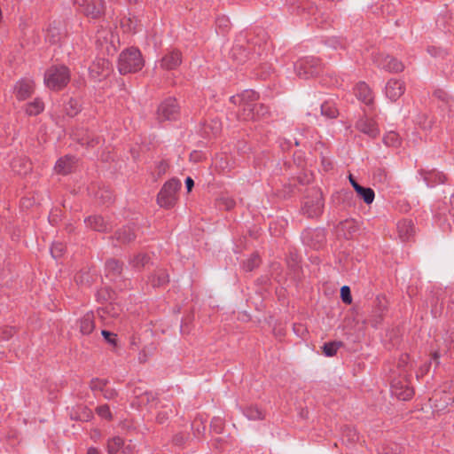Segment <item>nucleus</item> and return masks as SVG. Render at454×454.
I'll return each mask as SVG.
<instances>
[{
    "label": "nucleus",
    "mask_w": 454,
    "mask_h": 454,
    "mask_svg": "<svg viewBox=\"0 0 454 454\" xmlns=\"http://www.w3.org/2000/svg\"><path fill=\"white\" fill-rule=\"evenodd\" d=\"M427 51H428L430 54H433V52H431V48H428V49H427Z\"/></svg>",
    "instance_id": "0e129e2a"
},
{
    "label": "nucleus",
    "mask_w": 454,
    "mask_h": 454,
    "mask_svg": "<svg viewBox=\"0 0 454 454\" xmlns=\"http://www.w3.org/2000/svg\"><path fill=\"white\" fill-rule=\"evenodd\" d=\"M391 393L399 400L408 401L412 398L414 390L406 380H394L391 384Z\"/></svg>",
    "instance_id": "9d476101"
},
{
    "label": "nucleus",
    "mask_w": 454,
    "mask_h": 454,
    "mask_svg": "<svg viewBox=\"0 0 454 454\" xmlns=\"http://www.w3.org/2000/svg\"><path fill=\"white\" fill-rule=\"evenodd\" d=\"M150 281L153 286H160L168 282V275L165 270H160L152 276Z\"/></svg>",
    "instance_id": "c85d7f7f"
},
{
    "label": "nucleus",
    "mask_w": 454,
    "mask_h": 454,
    "mask_svg": "<svg viewBox=\"0 0 454 454\" xmlns=\"http://www.w3.org/2000/svg\"><path fill=\"white\" fill-rule=\"evenodd\" d=\"M450 207L448 208L449 213L454 216V193L449 199Z\"/></svg>",
    "instance_id": "de8ad7c7"
},
{
    "label": "nucleus",
    "mask_w": 454,
    "mask_h": 454,
    "mask_svg": "<svg viewBox=\"0 0 454 454\" xmlns=\"http://www.w3.org/2000/svg\"><path fill=\"white\" fill-rule=\"evenodd\" d=\"M75 166V160L71 156H64L59 158L54 167L56 173L67 175L70 173Z\"/></svg>",
    "instance_id": "aec40b11"
},
{
    "label": "nucleus",
    "mask_w": 454,
    "mask_h": 454,
    "mask_svg": "<svg viewBox=\"0 0 454 454\" xmlns=\"http://www.w3.org/2000/svg\"><path fill=\"white\" fill-rule=\"evenodd\" d=\"M341 346L340 341L326 342L323 346V352L326 356H333Z\"/></svg>",
    "instance_id": "473e14b6"
},
{
    "label": "nucleus",
    "mask_w": 454,
    "mask_h": 454,
    "mask_svg": "<svg viewBox=\"0 0 454 454\" xmlns=\"http://www.w3.org/2000/svg\"><path fill=\"white\" fill-rule=\"evenodd\" d=\"M75 2L82 5L84 14L92 19L100 18L105 13L106 3L104 0H83L82 3L75 0Z\"/></svg>",
    "instance_id": "6e6552de"
},
{
    "label": "nucleus",
    "mask_w": 454,
    "mask_h": 454,
    "mask_svg": "<svg viewBox=\"0 0 454 454\" xmlns=\"http://www.w3.org/2000/svg\"><path fill=\"white\" fill-rule=\"evenodd\" d=\"M374 62L382 69L389 73H400L404 69L403 62L394 57L386 55H379L375 58Z\"/></svg>",
    "instance_id": "9b49d317"
},
{
    "label": "nucleus",
    "mask_w": 454,
    "mask_h": 454,
    "mask_svg": "<svg viewBox=\"0 0 454 454\" xmlns=\"http://www.w3.org/2000/svg\"><path fill=\"white\" fill-rule=\"evenodd\" d=\"M440 355L437 351L434 352L431 357V360H433L435 364V366L437 367L440 364Z\"/></svg>",
    "instance_id": "3c124183"
},
{
    "label": "nucleus",
    "mask_w": 454,
    "mask_h": 454,
    "mask_svg": "<svg viewBox=\"0 0 454 454\" xmlns=\"http://www.w3.org/2000/svg\"><path fill=\"white\" fill-rule=\"evenodd\" d=\"M419 175L425 181L428 187H433L437 184H444L446 181V176L442 172L432 170H419Z\"/></svg>",
    "instance_id": "2eb2a0df"
},
{
    "label": "nucleus",
    "mask_w": 454,
    "mask_h": 454,
    "mask_svg": "<svg viewBox=\"0 0 454 454\" xmlns=\"http://www.w3.org/2000/svg\"><path fill=\"white\" fill-rule=\"evenodd\" d=\"M87 454H100L99 450L96 448H90Z\"/></svg>",
    "instance_id": "5fc2aeb1"
},
{
    "label": "nucleus",
    "mask_w": 454,
    "mask_h": 454,
    "mask_svg": "<svg viewBox=\"0 0 454 454\" xmlns=\"http://www.w3.org/2000/svg\"><path fill=\"white\" fill-rule=\"evenodd\" d=\"M145 60L140 51L135 47L124 50L119 57L118 69L121 74L135 73L143 68Z\"/></svg>",
    "instance_id": "f03ea898"
},
{
    "label": "nucleus",
    "mask_w": 454,
    "mask_h": 454,
    "mask_svg": "<svg viewBox=\"0 0 454 454\" xmlns=\"http://www.w3.org/2000/svg\"><path fill=\"white\" fill-rule=\"evenodd\" d=\"M344 435L348 437V441L350 442H356L358 440V434L356 429L347 427L344 431Z\"/></svg>",
    "instance_id": "79ce46f5"
},
{
    "label": "nucleus",
    "mask_w": 454,
    "mask_h": 454,
    "mask_svg": "<svg viewBox=\"0 0 454 454\" xmlns=\"http://www.w3.org/2000/svg\"><path fill=\"white\" fill-rule=\"evenodd\" d=\"M103 393H104V397L108 400L114 399L117 395L116 391L114 388L108 387L107 386L103 390Z\"/></svg>",
    "instance_id": "a18cd8bd"
},
{
    "label": "nucleus",
    "mask_w": 454,
    "mask_h": 454,
    "mask_svg": "<svg viewBox=\"0 0 454 454\" xmlns=\"http://www.w3.org/2000/svg\"><path fill=\"white\" fill-rule=\"evenodd\" d=\"M102 34H110V33H109V32H106V31H104V32L100 33V34L98 35V41H100V40H101V38H102L101 35H102Z\"/></svg>",
    "instance_id": "680f3d73"
},
{
    "label": "nucleus",
    "mask_w": 454,
    "mask_h": 454,
    "mask_svg": "<svg viewBox=\"0 0 454 454\" xmlns=\"http://www.w3.org/2000/svg\"><path fill=\"white\" fill-rule=\"evenodd\" d=\"M102 335L104 336L105 340L108 343H110V344H112L114 346L116 345V334H114V333H111V332L103 330L102 331Z\"/></svg>",
    "instance_id": "37998d69"
},
{
    "label": "nucleus",
    "mask_w": 454,
    "mask_h": 454,
    "mask_svg": "<svg viewBox=\"0 0 454 454\" xmlns=\"http://www.w3.org/2000/svg\"><path fill=\"white\" fill-rule=\"evenodd\" d=\"M261 263V259L258 254H252L249 258H247L243 262V269L246 271H252L254 269L257 268Z\"/></svg>",
    "instance_id": "7c9ffc66"
},
{
    "label": "nucleus",
    "mask_w": 454,
    "mask_h": 454,
    "mask_svg": "<svg viewBox=\"0 0 454 454\" xmlns=\"http://www.w3.org/2000/svg\"><path fill=\"white\" fill-rule=\"evenodd\" d=\"M123 445L121 438L115 436L110 439L107 442L108 454H116Z\"/></svg>",
    "instance_id": "2f4dec72"
},
{
    "label": "nucleus",
    "mask_w": 454,
    "mask_h": 454,
    "mask_svg": "<svg viewBox=\"0 0 454 454\" xmlns=\"http://www.w3.org/2000/svg\"><path fill=\"white\" fill-rule=\"evenodd\" d=\"M302 241L314 248L320 247L325 240V231L321 228L307 229L302 232Z\"/></svg>",
    "instance_id": "1a4fd4ad"
},
{
    "label": "nucleus",
    "mask_w": 454,
    "mask_h": 454,
    "mask_svg": "<svg viewBox=\"0 0 454 454\" xmlns=\"http://www.w3.org/2000/svg\"><path fill=\"white\" fill-rule=\"evenodd\" d=\"M173 414V411L171 408L165 407L162 411H160L157 415V421L159 423H164L166 420L169 419V417Z\"/></svg>",
    "instance_id": "58836bf2"
},
{
    "label": "nucleus",
    "mask_w": 454,
    "mask_h": 454,
    "mask_svg": "<svg viewBox=\"0 0 454 454\" xmlns=\"http://www.w3.org/2000/svg\"><path fill=\"white\" fill-rule=\"evenodd\" d=\"M95 328L94 314L87 312L79 320V329L82 334H90Z\"/></svg>",
    "instance_id": "4be33fe9"
},
{
    "label": "nucleus",
    "mask_w": 454,
    "mask_h": 454,
    "mask_svg": "<svg viewBox=\"0 0 454 454\" xmlns=\"http://www.w3.org/2000/svg\"><path fill=\"white\" fill-rule=\"evenodd\" d=\"M82 411H90V410H89V409H87V408H82Z\"/></svg>",
    "instance_id": "69168bd1"
},
{
    "label": "nucleus",
    "mask_w": 454,
    "mask_h": 454,
    "mask_svg": "<svg viewBox=\"0 0 454 454\" xmlns=\"http://www.w3.org/2000/svg\"><path fill=\"white\" fill-rule=\"evenodd\" d=\"M399 238L403 241H408L413 237L415 229L411 220L403 219L397 223Z\"/></svg>",
    "instance_id": "6ab92c4d"
},
{
    "label": "nucleus",
    "mask_w": 454,
    "mask_h": 454,
    "mask_svg": "<svg viewBox=\"0 0 454 454\" xmlns=\"http://www.w3.org/2000/svg\"><path fill=\"white\" fill-rule=\"evenodd\" d=\"M233 204H234V202H233L232 200H229V202H228L229 208H230L231 207H232V205H233Z\"/></svg>",
    "instance_id": "e2e57ef3"
},
{
    "label": "nucleus",
    "mask_w": 454,
    "mask_h": 454,
    "mask_svg": "<svg viewBox=\"0 0 454 454\" xmlns=\"http://www.w3.org/2000/svg\"><path fill=\"white\" fill-rule=\"evenodd\" d=\"M258 109H259V118H260L261 116H263V115H265L266 114H268V108H267L266 106H265V110H261L260 108H258Z\"/></svg>",
    "instance_id": "4d7b16f0"
},
{
    "label": "nucleus",
    "mask_w": 454,
    "mask_h": 454,
    "mask_svg": "<svg viewBox=\"0 0 454 454\" xmlns=\"http://www.w3.org/2000/svg\"><path fill=\"white\" fill-rule=\"evenodd\" d=\"M243 413L250 420H262L265 418V411L256 405L246 407Z\"/></svg>",
    "instance_id": "393cba45"
},
{
    "label": "nucleus",
    "mask_w": 454,
    "mask_h": 454,
    "mask_svg": "<svg viewBox=\"0 0 454 454\" xmlns=\"http://www.w3.org/2000/svg\"><path fill=\"white\" fill-rule=\"evenodd\" d=\"M106 380L96 378L90 380V387L93 391L99 390L103 392V390L106 387Z\"/></svg>",
    "instance_id": "e433bc0d"
},
{
    "label": "nucleus",
    "mask_w": 454,
    "mask_h": 454,
    "mask_svg": "<svg viewBox=\"0 0 454 454\" xmlns=\"http://www.w3.org/2000/svg\"><path fill=\"white\" fill-rule=\"evenodd\" d=\"M405 91V84L403 81L390 79L386 85V96L393 102L396 101Z\"/></svg>",
    "instance_id": "f8f14e48"
},
{
    "label": "nucleus",
    "mask_w": 454,
    "mask_h": 454,
    "mask_svg": "<svg viewBox=\"0 0 454 454\" xmlns=\"http://www.w3.org/2000/svg\"><path fill=\"white\" fill-rule=\"evenodd\" d=\"M181 185V182L176 178L167 181L157 196L159 206L165 208L172 207L177 200V192Z\"/></svg>",
    "instance_id": "20e7f679"
},
{
    "label": "nucleus",
    "mask_w": 454,
    "mask_h": 454,
    "mask_svg": "<svg viewBox=\"0 0 454 454\" xmlns=\"http://www.w3.org/2000/svg\"><path fill=\"white\" fill-rule=\"evenodd\" d=\"M324 199L320 189L317 187L309 188L307 191L301 206V212L304 215L314 218L318 217L323 213Z\"/></svg>",
    "instance_id": "7ed1b4c3"
},
{
    "label": "nucleus",
    "mask_w": 454,
    "mask_h": 454,
    "mask_svg": "<svg viewBox=\"0 0 454 454\" xmlns=\"http://www.w3.org/2000/svg\"><path fill=\"white\" fill-rule=\"evenodd\" d=\"M185 440V437L183 436V435H180V434H177L174 437V442L176 443V444H181L184 442Z\"/></svg>",
    "instance_id": "603ef678"
},
{
    "label": "nucleus",
    "mask_w": 454,
    "mask_h": 454,
    "mask_svg": "<svg viewBox=\"0 0 454 454\" xmlns=\"http://www.w3.org/2000/svg\"><path fill=\"white\" fill-rule=\"evenodd\" d=\"M296 74L301 79L317 75L321 70L320 60L314 57H306L294 64Z\"/></svg>",
    "instance_id": "423d86ee"
},
{
    "label": "nucleus",
    "mask_w": 454,
    "mask_h": 454,
    "mask_svg": "<svg viewBox=\"0 0 454 454\" xmlns=\"http://www.w3.org/2000/svg\"><path fill=\"white\" fill-rule=\"evenodd\" d=\"M185 185H186L187 192H190L192 190V187L194 185V182L192 177L186 178Z\"/></svg>",
    "instance_id": "09e8293b"
},
{
    "label": "nucleus",
    "mask_w": 454,
    "mask_h": 454,
    "mask_svg": "<svg viewBox=\"0 0 454 454\" xmlns=\"http://www.w3.org/2000/svg\"><path fill=\"white\" fill-rule=\"evenodd\" d=\"M110 69V63L104 59H99L90 67V74L93 79H101L108 75Z\"/></svg>",
    "instance_id": "ddd939ff"
},
{
    "label": "nucleus",
    "mask_w": 454,
    "mask_h": 454,
    "mask_svg": "<svg viewBox=\"0 0 454 454\" xmlns=\"http://www.w3.org/2000/svg\"><path fill=\"white\" fill-rule=\"evenodd\" d=\"M320 108L321 114L327 118L334 119L338 116V110L333 102L326 101L321 105Z\"/></svg>",
    "instance_id": "cd10ccee"
},
{
    "label": "nucleus",
    "mask_w": 454,
    "mask_h": 454,
    "mask_svg": "<svg viewBox=\"0 0 454 454\" xmlns=\"http://www.w3.org/2000/svg\"><path fill=\"white\" fill-rule=\"evenodd\" d=\"M356 192L366 204H371L374 200L375 193L372 188L363 187L362 185L356 186Z\"/></svg>",
    "instance_id": "a878e982"
},
{
    "label": "nucleus",
    "mask_w": 454,
    "mask_h": 454,
    "mask_svg": "<svg viewBox=\"0 0 454 454\" xmlns=\"http://www.w3.org/2000/svg\"><path fill=\"white\" fill-rule=\"evenodd\" d=\"M114 38H115V36H114V35H112V34H111V40H110V43H111V44H113V46H114Z\"/></svg>",
    "instance_id": "052dcab7"
},
{
    "label": "nucleus",
    "mask_w": 454,
    "mask_h": 454,
    "mask_svg": "<svg viewBox=\"0 0 454 454\" xmlns=\"http://www.w3.org/2000/svg\"><path fill=\"white\" fill-rule=\"evenodd\" d=\"M117 239L122 243H129L135 239L136 234L132 228L130 227H123L119 230L116 233Z\"/></svg>",
    "instance_id": "bb28decb"
},
{
    "label": "nucleus",
    "mask_w": 454,
    "mask_h": 454,
    "mask_svg": "<svg viewBox=\"0 0 454 454\" xmlns=\"http://www.w3.org/2000/svg\"><path fill=\"white\" fill-rule=\"evenodd\" d=\"M148 260L149 258L147 257L146 254H138L131 259L130 263L134 268L140 269L148 262Z\"/></svg>",
    "instance_id": "f704fd0d"
},
{
    "label": "nucleus",
    "mask_w": 454,
    "mask_h": 454,
    "mask_svg": "<svg viewBox=\"0 0 454 454\" xmlns=\"http://www.w3.org/2000/svg\"><path fill=\"white\" fill-rule=\"evenodd\" d=\"M88 227L94 231H105L108 229V223L100 215L90 216L85 220Z\"/></svg>",
    "instance_id": "b1692460"
},
{
    "label": "nucleus",
    "mask_w": 454,
    "mask_h": 454,
    "mask_svg": "<svg viewBox=\"0 0 454 454\" xmlns=\"http://www.w3.org/2000/svg\"><path fill=\"white\" fill-rule=\"evenodd\" d=\"M356 95L359 100L366 105H370L373 101L372 92L365 82H359L356 85Z\"/></svg>",
    "instance_id": "5701e85b"
},
{
    "label": "nucleus",
    "mask_w": 454,
    "mask_h": 454,
    "mask_svg": "<svg viewBox=\"0 0 454 454\" xmlns=\"http://www.w3.org/2000/svg\"><path fill=\"white\" fill-rule=\"evenodd\" d=\"M80 111V105L74 99H70L66 106V112L68 115L74 116Z\"/></svg>",
    "instance_id": "c9c22d12"
},
{
    "label": "nucleus",
    "mask_w": 454,
    "mask_h": 454,
    "mask_svg": "<svg viewBox=\"0 0 454 454\" xmlns=\"http://www.w3.org/2000/svg\"><path fill=\"white\" fill-rule=\"evenodd\" d=\"M91 413L89 411L85 416L80 417L81 419H89L91 417Z\"/></svg>",
    "instance_id": "bf43d9fd"
},
{
    "label": "nucleus",
    "mask_w": 454,
    "mask_h": 454,
    "mask_svg": "<svg viewBox=\"0 0 454 454\" xmlns=\"http://www.w3.org/2000/svg\"><path fill=\"white\" fill-rule=\"evenodd\" d=\"M182 62V55L178 51H172L166 54L160 61V67L167 70L176 68Z\"/></svg>",
    "instance_id": "a211bd4d"
},
{
    "label": "nucleus",
    "mask_w": 454,
    "mask_h": 454,
    "mask_svg": "<svg viewBox=\"0 0 454 454\" xmlns=\"http://www.w3.org/2000/svg\"><path fill=\"white\" fill-rule=\"evenodd\" d=\"M434 95L437 98L441 99L442 101H444V102H446V103H448V102H449V98H450V97H449V95H448L444 90H436L434 92Z\"/></svg>",
    "instance_id": "49530a36"
},
{
    "label": "nucleus",
    "mask_w": 454,
    "mask_h": 454,
    "mask_svg": "<svg viewBox=\"0 0 454 454\" xmlns=\"http://www.w3.org/2000/svg\"><path fill=\"white\" fill-rule=\"evenodd\" d=\"M329 43H332L331 45H333L334 48H337V46L333 43H338L340 47H342V43L337 40H334V39H332V40H329L328 41Z\"/></svg>",
    "instance_id": "6e6d98bb"
},
{
    "label": "nucleus",
    "mask_w": 454,
    "mask_h": 454,
    "mask_svg": "<svg viewBox=\"0 0 454 454\" xmlns=\"http://www.w3.org/2000/svg\"><path fill=\"white\" fill-rule=\"evenodd\" d=\"M356 127L372 138H375L380 134L378 126L372 119L362 118L356 122Z\"/></svg>",
    "instance_id": "dca6fc26"
},
{
    "label": "nucleus",
    "mask_w": 454,
    "mask_h": 454,
    "mask_svg": "<svg viewBox=\"0 0 454 454\" xmlns=\"http://www.w3.org/2000/svg\"><path fill=\"white\" fill-rule=\"evenodd\" d=\"M257 94L253 90H245L241 94L229 98L230 103L238 106L236 115L239 121H253L259 119V109L265 110L262 104L254 103Z\"/></svg>",
    "instance_id": "f257e3e1"
},
{
    "label": "nucleus",
    "mask_w": 454,
    "mask_h": 454,
    "mask_svg": "<svg viewBox=\"0 0 454 454\" xmlns=\"http://www.w3.org/2000/svg\"><path fill=\"white\" fill-rule=\"evenodd\" d=\"M34 91V83L32 81L21 80L18 82L14 88L16 98L19 100H25L29 98Z\"/></svg>",
    "instance_id": "f3484780"
},
{
    "label": "nucleus",
    "mask_w": 454,
    "mask_h": 454,
    "mask_svg": "<svg viewBox=\"0 0 454 454\" xmlns=\"http://www.w3.org/2000/svg\"><path fill=\"white\" fill-rule=\"evenodd\" d=\"M96 412L99 417L106 419L107 420H110L112 419V413L110 411V408L106 404L100 405V406L97 407Z\"/></svg>",
    "instance_id": "4c0bfd02"
},
{
    "label": "nucleus",
    "mask_w": 454,
    "mask_h": 454,
    "mask_svg": "<svg viewBox=\"0 0 454 454\" xmlns=\"http://www.w3.org/2000/svg\"><path fill=\"white\" fill-rule=\"evenodd\" d=\"M106 267L109 270L113 271L114 274H119L121 270V265L115 260H109L106 262Z\"/></svg>",
    "instance_id": "a19ab883"
},
{
    "label": "nucleus",
    "mask_w": 454,
    "mask_h": 454,
    "mask_svg": "<svg viewBox=\"0 0 454 454\" xmlns=\"http://www.w3.org/2000/svg\"><path fill=\"white\" fill-rule=\"evenodd\" d=\"M44 109V104L40 99L36 98L33 102L27 104L26 112L29 115H37Z\"/></svg>",
    "instance_id": "c756f323"
},
{
    "label": "nucleus",
    "mask_w": 454,
    "mask_h": 454,
    "mask_svg": "<svg viewBox=\"0 0 454 454\" xmlns=\"http://www.w3.org/2000/svg\"><path fill=\"white\" fill-rule=\"evenodd\" d=\"M383 142L387 146H397L400 144L399 136L394 131L388 132L384 136Z\"/></svg>",
    "instance_id": "72a5a7b5"
},
{
    "label": "nucleus",
    "mask_w": 454,
    "mask_h": 454,
    "mask_svg": "<svg viewBox=\"0 0 454 454\" xmlns=\"http://www.w3.org/2000/svg\"><path fill=\"white\" fill-rule=\"evenodd\" d=\"M180 107L175 98L164 100L157 109V120L160 122L174 121L179 116Z\"/></svg>",
    "instance_id": "0eeeda50"
},
{
    "label": "nucleus",
    "mask_w": 454,
    "mask_h": 454,
    "mask_svg": "<svg viewBox=\"0 0 454 454\" xmlns=\"http://www.w3.org/2000/svg\"><path fill=\"white\" fill-rule=\"evenodd\" d=\"M340 297L344 303L350 304L352 302V297L348 286H344L340 288Z\"/></svg>",
    "instance_id": "ea45409f"
},
{
    "label": "nucleus",
    "mask_w": 454,
    "mask_h": 454,
    "mask_svg": "<svg viewBox=\"0 0 454 454\" xmlns=\"http://www.w3.org/2000/svg\"><path fill=\"white\" fill-rule=\"evenodd\" d=\"M137 22H138V20L136 18V16L129 13L121 18V20L119 21V26L123 33L135 34L137 26Z\"/></svg>",
    "instance_id": "412c9836"
},
{
    "label": "nucleus",
    "mask_w": 454,
    "mask_h": 454,
    "mask_svg": "<svg viewBox=\"0 0 454 454\" xmlns=\"http://www.w3.org/2000/svg\"><path fill=\"white\" fill-rule=\"evenodd\" d=\"M322 162H323V164H324L325 169H326V170H327L328 168H331V162H329V161H328V162H325V159H323V160H322Z\"/></svg>",
    "instance_id": "13d9d810"
},
{
    "label": "nucleus",
    "mask_w": 454,
    "mask_h": 454,
    "mask_svg": "<svg viewBox=\"0 0 454 454\" xmlns=\"http://www.w3.org/2000/svg\"><path fill=\"white\" fill-rule=\"evenodd\" d=\"M70 80L69 71L66 67H52L45 74L44 81L48 88L59 90Z\"/></svg>",
    "instance_id": "39448f33"
},
{
    "label": "nucleus",
    "mask_w": 454,
    "mask_h": 454,
    "mask_svg": "<svg viewBox=\"0 0 454 454\" xmlns=\"http://www.w3.org/2000/svg\"><path fill=\"white\" fill-rule=\"evenodd\" d=\"M348 179L354 190L356 191V186L360 184L355 180L352 175H349Z\"/></svg>",
    "instance_id": "864d4df0"
},
{
    "label": "nucleus",
    "mask_w": 454,
    "mask_h": 454,
    "mask_svg": "<svg viewBox=\"0 0 454 454\" xmlns=\"http://www.w3.org/2000/svg\"><path fill=\"white\" fill-rule=\"evenodd\" d=\"M431 361L425 364L423 366L420 367L419 371L421 372V374H426L429 372V369H430V366H431Z\"/></svg>",
    "instance_id": "8fccbe9b"
},
{
    "label": "nucleus",
    "mask_w": 454,
    "mask_h": 454,
    "mask_svg": "<svg viewBox=\"0 0 454 454\" xmlns=\"http://www.w3.org/2000/svg\"><path fill=\"white\" fill-rule=\"evenodd\" d=\"M64 251V246L62 244H54L51 247V254L53 257H60Z\"/></svg>",
    "instance_id": "c03bdc74"
},
{
    "label": "nucleus",
    "mask_w": 454,
    "mask_h": 454,
    "mask_svg": "<svg viewBox=\"0 0 454 454\" xmlns=\"http://www.w3.org/2000/svg\"><path fill=\"white\" fill-rule=\"evenodd\" d=\"M247 42L246 37L239 35L235 40V44L232 47V59L237 62L238 65L244 64L247 60L248 52L244 46V43Z\"/></svg>",
    "instance_id": "4468645a"
}]
</instances>
